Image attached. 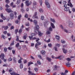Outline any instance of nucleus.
<instances>
[{"label":"nucleus","mask_w":75,"mask_h":75,"mask_svg":"<svg viewBox=\"0 0 75 75\" xmlns=\"http://www.w3.org/2000/svg\"><path fill=\"white\" fill-rule=\"evenodd\" d=\"M51 26L53 28H55V26L54 25V23H51Z\"/></svg>","instance_id":"17"},{"label":"nucleus","mask_w":75,"mask_h":75,"mask_svg":"<svg viewBox=\"0 0 75 75\" xmlns=\"http://www.w3.org/2000/svg\"><path fill=\"white\" fill-rule=\"evenodd\" d=\"M8 49L9 50H12V47H9L8 48Z\"/></svg>","instance_id":"63"},{"label":"nucleus","mask_w":75,"mask_h":75,"mask_svg":"<svg viewBox=\"0 0 75 75\" xmlns=\"http://www.w3.org/2000/svg\"><path fill=\"white\" fill-rule=\"evenodd\" d=\"M49 30L50 31H52V28L51 27H50L49 28Z\"/></svg>","instance_id":"49"},{"label":"nucleus","mask_w":75,"mask_h":75,"mask_svg":"<svg viewBox=\"0 0 75 75\" xmlns=\"http://www.w3.org/2000/svg\"><path fill=\"white\" fill-rule=\"evenodd\" d=\"M37 15V13L36 12L35 13V14L34 15V17H35L34 18H37V19H38V18L37 16H36Z\"/></svg>","instance_id":"9"},{"label":"nucleus","mask_w":75,"mask_h":75,"mask_svg":"<svg viewBox=\"0 0 75 75\" xmlns=\"http://www.w3.org/2000/svg\"><path fill=\"white\" fill-rule=\"evenodd\" d=\"M64 10H65V11H68L69 10V7L65 8L64 9Z\"/></svg>","instance_id":"14"},{"label":"nucleus","mask_w":75,"mask_h":75,"mask_svg":"<svg viewBox=\"0 0 75 75\" xmlns=\"http://www.w3.org/2000/svg\"><path fill=\"white\" fill-rule=\"evenodd\" d=\"M50 21L52 22H53V23H55V20L54 19H52V18H51Z\"/></svg>","instance_id":"27"},{"label":"nucleus","mask_w":75,"mask_h":75,"mask_svg":"<svg viewBox=\"0 0 75 75\" xmlns=\"http://www.w3.org/2000/svg\"><path fill=\"white\" fill-rule=\"evenodd\" d=\"M64 58V56L63 55H60L58 57H55V59H60V60H61L62 59H63V58Z\"/></svg>","instance_id":"4"},{"label":"nucleus","mask_w":75,"mask_h":75,"mask_svg":"<svg viewBox=\"0 0 75 75\" xmlns=\"http://www.w3.org/2000/svg\"><path fill=\"white\" fill-rule=\"evenodd\" d=\"M21 17V15L20 14L18 16V20H20V18Z\"/></svg>","instance_id":"42"},{"label":"nucleus","mask_w":75,"mask_h":75,"mask_svg":"<svg viewBox=\"0 0 75 75\" xmlns=\"http://www.w3.org/2000/svg\"><path fill=\"white\" fill-rule=\"evenodd\" d=\"M63 51L64 53V54H67V50L65 49L64 48L63 49Z\"/></svg>","instance_id":"15"},{"label":"nucleus","mask_w":75,"mask_h":75,"mask_svg":"<svg viewBox=\"0 0 75 75\" xmlns=\"http://www.w3.org/2000/svg\"><path fill=\"white\" fill-rule=\"evenodd\" d=\"M36 4H37V3H36V2L34 1L33 3V6H35V5H36Z\"/></svg>","instance_id":"43"},{"label":"nucleus","mask_w":75,"mask_h":75,"mask_svg":"<svg viewBox=\"0 0 75 75\" xmlns=\"http://www.w3.org/2000/svg\"><path fill=\"white\" fill-rule=\"evenodd\" d=\"M13 71V68H11L9 70V72H11Z\"/></svg>","instance_id":"48"},{"label":"nucleus","mask_w":75,"mask_h":75,"mask_svg":"<svg viewBox=\"0 0 75 75\" xmlns=\"http://www.w3.org/2000/svg\"><path fill=\"white\" fill-rule=\"evenodd\" d=\"M54 70H57V68H58V67L57 66V65H55L54 66Z\"/></svg>","instance_id":"28"},{"label":"nucleus","mask_w":75,"mask_h":75,"mask_svg":"<svg viewBox=\"0 0 75 75\" xmlns=\"http://www.w3.org/2000/svg\"><path fill=\"white\" fill-rule=\"evenodd\" d=\"M16 37H17L16 39V41H19V38L18 37V36H17Z\"/></svg>","instance_id":"35"},{"label":"nucleus","mask_w":75,"mask_h":75,"mask_svg":"<svg viewBox=\"0 0 75 75\" xmlns=\"http://www.w3.org/2000/svg\"><path fill=\"white\" fill-rule=\"evenodd\" d=\"M55 46L56 47H59V46H60V45L59 44H56L55 45Z\"/></svg>","instance_id":"51"},{"label":"nucleus","mask_w":75,"mask_h":75,"mask_svg":"<svg viewBox=\"0 0 75 75\" xmlns=\"http://www.w3.org/2000/svg\"><path fill=\"white\" fill-rule=\"evenodd\" d=\"M4 52H7V48L6 47L4 48Z\"/></svg>","instance_id":"31"},{"label":"nucleus","mask_w":75,"mask_h":75,"mask_svg":"<svg viewBox=\"0 0 75 75\" xmlns=\"http://www.w3.org/2000/svg\"><path fill=\"white\" fill-rule=\"evenodd\" d=\"M13 4H14V3H13V2H12L11 3V4H10V6H11V7L12 6H13Z\"/></svg>","instance_id":"62"},{"label":"nucleus","mask_w":75,"mask_h":75,"mask_svg":"<svg viewBox=\"0 0 75 75\" xmlns=\"http://www.w3.org/2000/svg\"><path fill=\"white\" fill-rule=\"evenodd\" d=\"M39 28H40L39 27V25H37L36 27V29L37 31H38Z\"/></svg>","instance_id":"22"},{"label":"nucleus","mask_w":75,"mask_h":75,"mask_svg":"<svg viewBox=\"0 0 75 75\" xmlns=\"http://www.w3.org/2000/svg\"><path fill=\"white\" fill-rule=\"evenodd\" d=\"M66 60H67L68 62L71 61V59L69 58H67L66 59Z\"/></svg>","instance_id":"54"},{"label":"nucleus","mask_w":75,"mask_h":75,"mask_svg":"<svg viewBox=\"0 0 75 75\" xmlns=\"http://www.w3.org/2000/svg\"><path fill=\"white\" fill-rule=\"evenodd\" d=\"M33 23H34L35 25H37L38 22L36 20H34L33 21Z\"/></svg>","instance_id":"12"},{"label":"nucleus","mask_w":75,"mask_h":75,"mask_svg":"<svg viewBox=\"0 0 75 75\" xmlns=\"http://www.w3.org/2000/svg\"><path fill=\"white\" fill-rule=\"evenodd\" d=\"M21 62H22L21 61V60H19L18 61V63H19V64H21Z\"/></svg>","instance_id":"64"},{"label":"nucleus","mask_w":75,"mask_h":75,"mask_svg":"<svg viewBox=\"0 0 75 75\" xmlns=\"http://www.w3.org/2000/svg\"><path fill=\"white\" fill-rule=\"evenodd\" d=\"M46 59L47 60H48L49 62H51V61L52 60V59L48 57H46Z\"/></svg>","instance_id":"19"},{"label":"nucleus","mask_w":75,"mask_h":75,"mask_svg":"<svg viewBox=\"0 0 75 75\" xmlns=\"http://www.w3.org/2000/svg\"><path fill=\"white\" fill-rule=\"evenodd\" d=\"M41 52L42 55H44L45 54V51L44 50H42L41 51Z\"/></svg>","instance_id":"20"},{"label":"nucleus","mask_w":75,"mask_h":75,"mask_svg":"<svg viewBox=\"0 0 75 75\" xmlns=\"http://www.w3.org/2000/svg\"><path fill=\"white\" fill-rule=\"evenodd\" d=\"M1 18L4 20H6V17L4 16H3Z\"/></svg>","instance_id":"50"},{"label":"nucleus","mask_w":75,"mask_h":75,"mask_svg":"<svg viewBox=\"0 0 75 75\" xmlns=\"http://www.w3.org/2000/svg\"><path fill=\"white\" fill-rule=\"evenodd\" d=\"M21 32H22V29L21 28L18 32V33L19 34H20V33H21Z\"/></svg>","instance_id":"41"},{"label":"nucleus","mask_w":75,"mask_h":75,"mask_svg":"<svg viewBox=\"0 0 75 75\" xmlns=\"http://www.w3.org/2000/svg\"><path fill=\"white\" fill-rule=\"evenodd\" d=\"M5 7H6V8H8L9 7H10V6H8V4H6V5Z\"/></svg>","instance_id":"55"},{"label":"nucleus","mask_w":75,"mask_h":75,"mask_svg":"<svg viewBox=\"0 0 75 75\" xmlns=\"http://www.w3.org/2000/svg\"><path fill=\"white\" fill-rule=\"evenodd\" d=\"M38 58H40V59H42V57L41 56V55H38Z\"/></svg>","instance_id":"47"},{"label":"nucleus","mask_w":75,"mask_h":75,"mask_svg":"<svg viewBox=\"0 0 75 75\" xmlns=\"http://www.w3.org/2000/svg\"><path fill=\"white\" fill-rule=\"evenodd\" d=\"M23 62L24 64H26L27 62V61L26 60V59H24Z\"/></svg>","instance_id":"46"},{"label":"nucleus","mask_w":75,"mask_h":75,"mask_svg":"<svg viewBox=\"0 0 75 75\" xmlns=\"http://www.w3.org/2000/svg\"><path fill=\"white\" fill-rule=\"evenodd\" d=\"M25 25L26 26H29V25H30L29 24V23H26L25 24Z\"/></svg>","instance_id":"59"},{"label":"nucleus","mask_w":75,"mask_h":75,"mask_svg":"<svg viewBox=\"0 0 75 75\" xmlns=\"http://www.w3.org/2000/svg\"><path fill=\"white\" fill-rule=\"evenodd\" d=\"M69 26L71 28H72L73 27V23L72 22H70L69 23Z\"/></svg>","instance_id":"10"},{"label":"nucleus","mask_w":75,"mask_h":75,"mask_svg":"<svg viewBox=\"0 0 75 75\" xmlns=\"http://www.w3.org/2000/svg\"><path fill=\"white\" fill-rule=\"evenodd\" d=\"M28 73H29L28 75H36V74L35 73H32V72L30 70L28 71Z\"/></svg>","instance_id":"7"},{"label":"nucleus","mask_w":75,"mask_h":75,"mask_svg":"<svg viewBox=\"0 0 75 75\" xmlns=\"http://www.w3.org/2000/svg\"><path fill=\"white\" fill-rule=\"evenodd\" d=\"M21 11L22 12V13H24V12H25V11L23 8V9L22 8L21 9Z\"/></svg>","instance_id":"58"},{"label":"nucleus","mask_w":75,"mask_h":75,"mask_svg":"<svg viewBox=\"0 0 75 75\" xmlns=\"http://www.w3.org/2000/svg\"><path fill=\"white\" fill-rule=\"evenodd\" d=\"M48 0H46L45 1V3L46 4L47 8H50V4L48 3Z\"/></svg>","instance_id":"3"},{"label":"nucleus","mask_w":75,"mask_h":75,"mask_svg":"<svg viewBox=\"0 0 75 75\" xmlns=\"http://www.w3.org/2000/svg\"><path fill=\"white\" fill-rule=\"evenodd\" d=\"M6 2L7 4H8L10 3V1H9V0H6Z\"/></svg>","instance_id":"45"},{"label":"nucleus","mask_w":75,"mask_h":75,"mask_svg":"<svg viewBox=\"0 0 75 75\" xmlns=\"http://www.w3.org/2000/svg\"><path fill=\"white\" fill-rule=\"evenodd\" d=\"M14 45V40H13V41L11 42V43L10 44V46H12V45Z\"/></svg>","instance_id":"18"},{"label":"nucleus","mask_w":75,"mask_h":75,"mask_svg":"<svg viewBox=\"0 0 75 75\" xmlns=\"http://www.w3.org/2000/svg\"><path fill=\"white\" fill-rule=\"evenodd\" d=\"M19 46H20V44H19V43H18L16 45V48H18V47H19Z\"/></svg>","instance_id":"30"},{"label":"nucleus","mask_w":75,"mask_h":75,"mask_svg":"<svg viewBox=\"0 0 75 75\" xmlns=\"http://www.w3.org/2000/svg\"><path fill=\"white\" fill-rule=\"evenodd\" d=\"M0 58L2 60H4V62H6L7 61L6 60L7 59H4V53L1 54V55H0Z\"/></svg>","instance_id":"1"},{"label":"nucleus","mask_w":75,"mask_h":75,"mask_svg":"<svg viewBox=\"0 0 75 75\" xmlns=\"http://www.w3.org/2000/svg\"><path fill=\"white\" fill-rule=\"evenodd\" d=\"M2 28H4V30H7L8 28V27L7 26H2Z\"/></svg>","instance_id":"8"},{"label":"nucleus","mask_w":75,"mask_h":75,"mask_svg":"<svg viewBox=\"0 0 75 75\" xmlns=\"http://www.w3.org/2000/svg\"><path fill=\"white\" fill-rule=\"evenodd\" d=\"M66 65L67 67H71V64L69 62H67Z\"/></svg>","instance_id":"11"},{"label":"nucleus","mask_w":75,"mask_h":75,"mask_svg":"<svg viewBox=\"0 0 75 75\" xmlns=\"http://www.w3.org/2000/svg\"><path fill=\"white\" fill-rule=\"evenodd\" d=\"M1 37L2 38V39H5L6 38V37L4 36V35H2L1 36Z\"/></svg>","instance_id":"25"},{"label":"nucleus","mask_w":75,"mask_h":75,"mask_svg":"<svg viewBox=\"0 0 75 75\" xmlns=\"http://www.w3.org/2000/svg\"><path fill=\"white\" fill-rule=\"evenodd\" d=\"M34 70H35V72H38V69L37 68H35Z\"/></svg>","instance_id":"40"},{"label":"nucleus","mask_w":75,"mask_h":75,"mask_svg":"<svg viewBox=\"0 0 75 75\" xmlns=\"http://www.w3.org/2000/svg\"><path fill=\"white\" fill-rule=\"evenodd\" d=\"M21 2V0H18L17 1V2L16 3V4L18 5Z\"/></svg>","instance_id":"26"},{"label":"nucleus","mask_w":75,"mask_h":75,"mask_svg":"<svg viewBox=\"0 0 75 75\" xmlns=\"http://www.w3.org/2000/svg\"><path fill=\"white\" fill-rule=\"evenodd\" d=\"M41 44V43L39 41H38L35 45V47L37 49H38V45H40Z\"/></svg>","instance_id":"2"},{"label":"nucleus","mask_w":75,"mask_h":75,"mask_svg":"<svg viewBox=\"0 0 75 75\" xmlns=\"http://www.w3.org/2000/svg\"><path fill=\"white\" fill-rule=\"evenodd\" d=\"M20 68H23V64H22V63H21L20 64Z\"/></svg>","instance_id":"32"},{"label":"nucleus","mask_w":75,"mask_h":75,"mask_svg":"<svg viewBox=\"0 0 75 75\" xmlns=\"http://www.w3.org/2000/svg\"><path fill=\"white\" fill-rule=\"evenodd\" d=\"M18 31V29H16L15 30V33L16 34H17V33Z\"/></svg>","instance_id":"36"},{"label":"nucleus","mask_w":75,"mask_h":75,"mask_svg":"<svg viewBox=\"0 0 75 75\" xmlns=\"http://www.w3.org/2000/svg\"><path fill=\"white\" fill-rule=\"evenodd\" d=\"M40 4L41 6H42V1L40 0Z\"/></svg>","instance_id":"37"},{"label":"nucleus","mask_w":75,"mask_h":75,"mask_svg":"<svg viewBox=\"0 0 75 75\" xmlns=\"http://www.w3.org/2000/svg\"><path fill=\"white\" fill-rule=\"evenodd\" d=\"M23 38L24 40H26V36L25 35L23 37Z\"/></svg>","instance_id":"57"},{"label":"nucleus","mask_w":75,"mask_h":75,"mask_svg":"<svg viewBox=\"0 0 75 75\" xmlns=\"http://www.w3.org/2000/svg\"><path fill=\"white\" fill-rule=\"evenodd\" d=\"M10 18L11 20H13V19L14 18V14L13 13H10Z\"/></svg>","instance_id":"6"},{"label":"nucleus","mask_w":75,"mask_h":75,"mask_svg":"<svg viewBox=\"0 0 75 75\" xmlns=\"http://www.w3.org/2000/svg\"><path fill=\"white\" fill-rule=\"evenodd\" d=\"M29 39H30V40H32V39H33V38L32 37H31L30 36H29Z\"/></svg>","instance_id":"61"},{"label":"nucleus","mask_w":75,"mask_h":75,"mask_svg":"<svg viewBox=\"0 0 75 75\" xmlns=\"http://www.w3.org/2000/svg\"><path fill=\"white\" fill-rule=\"evenodd\" d=\"M5 10L8 13H13V11L11 10V8H6L5 9Z\"/></svg>","instance_id":"5"},{"label":"nucleus","mask_w":75,"mask_h":75,"mask_svg":"<svg viewBox=\"0 0 75 75\" xmlns=\"http://www.w3.org/2000/svg\"><path fill=\"white\" fill-rule=\"evenodd\" d=\"M13 60L15 63H16L17 62V61H16V58L15 57H13Z\"/></svg>","instance_id":"24"},{"label":"nucleus","mask_w":75,"mask_h":75,"mask_svg":"<svg viewBox=\"0 0 75 75\" xmlns=\"http://www.w3.org/2000/svg\"><path fill=\"white\" fill-rule=\"evenodd\" d=\"M28 1H26L25 2V4H26V6H28Z\"/></svg>","instance_id":"23"},{"label":"nucleus","mask_w":75,"mask_h":75,"mask_svg":"<svg viewBox=\"0 0 75 75\" xmlns=\"http://www.w3.org/2000/svg\"><path fill=\"white\" fill-rule=\"evenodd\" d=\"M51 34V32L50 31H48L46 32V34L47 35H48V34Z\"/></svg>","instance_id":"38"},{"label":"nucleus","mask_w":75,"mask_h":75,"mask_svg":"<svg viewBox=\"0 0 75 75\" xmlns=\"http://www.w3.org/2000/svg\"><path fill=\"white\" fill-rule=\"evenodd\" d=\"M41 19L42 20H44V16H42L41 17Z\"/></svg>","instance_id":"34"},{"label":"nucleus","mask_w":75,"mask_h":75,"mask_svg":"<svg viewBox=\"0 0 75 75\" xmlns=\"http://www.w3.org/2000/svg\"><path fill=\"white\" fill-rule=\"evenodd\" d=\"M56 38L57 40H58V41H59V38H60V37L59 36H56Z\"/></svg>","instance_id":"13"},{"label":"nucleus","mask_w":75,"mask_h":75,"mask_svg":"<svg viewBox=\"0 0 75 75\" xmlns=\"http://www.w3.org/2000/svg\"><path fill=\"white\" fill-rule=\"evenodd\" d=\"M38 35H39V36H40H40H42V33H41L40 32L38 31Z\"/></svg>","instance_id":"21"},{"label":"nucleus","mask_w":75,"mask_h":75,"mask_svg":"<svg viewBox=\"0 0 75 75\" xmlns=\"http://www.w3.org/2000/svg\"><path fill=\"white\" fill-rule=\"evenodd\" d=\"M61 42H62V43H63L64 44L65 43V41H64L63 40H61Z\"/></svg>","instance_id":"52"},{"label":"nucleus","mask_w":75,"mask_h":75,"mask_svg":"<svg viewBox=\"0 0 75 75\" xmlns=\"http://www.w3.org/2000/svg\"><path fill=\"white\" fill-rule=\"evenodd\" d=\"M37 63L39 65H41V62H40V60H38V61H37Z\"/></svg>","instance_id":"33"},{"label":"nucleus","mask_w":75,"mask_h":75,"mask_svg":"<svg viewBox=\"0 0 75 75\" xmlns=\"http://www.w3.org/2000/svg\"><path fill=\"white\" fill-rule=\"evenodd\" d=\"M35 35V33H32L31 34V37H33V36H34V35Z\"/></svg>","instance_id":"44"},{"label":"nucleus","mask_w":75,"mask_h":75,"mask_svg":"<svg viewBox=\"0 0 75 75\" xmlns=\"http://www.w3.org/2000/svg\"><path fill=\"white\" fill-rule=\"evenodd\" d=\"M10 74L11 75H16L17 74L14 71H13L12 73H10Z\"/></svg>","instance_id":"16"},{"label":"nucleus","mask_w":75,"mask_h":75,"mask_svg":"<svg viewBox=\"0 0 75 75\" xmlns=\"http://www.w3.org/2000/svg\"><path fill=\"white\" fill-rule=\"evenodd\" d=\"M75 70H74V71H73V72L72 73V74H71V75H75Z\"/></svg>","instance_id":"60"},{"label":"nucleus","mask_w":75,"mask_h":75,"mask_svg":"<svg viewBox=\"0 0 75 75\" xmlns=\"http://www.w3.org/2000/svg\"><path fill=\"white\" fill-rule=\"evenodd\" d=\"M39 11L40 13H43V10L42 8H40L39 9Z\"/></svg>","instance_id":"29"},{"label":"nucleus","mask_w":75,"mask_h":75,"mask_svg":"<svg viewBox=\"0 0 75 75\" xmlns=\"http://www.w3.org/2000/svg\"><path fill=\"white\" fill-rule=\"evenodd\" d=\"M48 46L49 47H52V44H48Z\"/></svg>","instance_id":"53"},{"label":"nucleus","mask_w":75,"mask_h":75,"mask_svg":"<svg viewBox=\"0 0 75 75\" xmlns=\"http://www.w3.org/2000/svg\"><path fill=\"white\" fill-rule=\"evenodd\" d=\"M25 18H28V15L26 13L25 15Z\"/></svg>","instance_id":"39"},{"label":"nucleus","mask_w":75,"mask_h":75,"mask_svg":"<svg viewBox=\"0 0 75 75\" xmlns=\"http://www.w3.org/2000/svg\"><path fill=\"white\" fill-rule=\"evenodd\" d=\"M8 61L10 62V61H12V59L10 57L8 59Z\"/></svg>","instance_id":"56"}]
</instances>
